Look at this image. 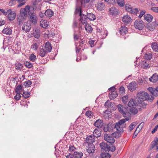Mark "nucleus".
<instances>
[{"mask_svg": "<svg viewBox=\"0 0 158 158\" xmlns=\"http://www.w3.org/2000/svg\"><path fill=\"white\" fill-rule=\"evenodd\" d=\"M129 119L127 118L125 119H123L120 120L118 122L114 124L113 123H109L107 125H104L103 127V130L104 132H112L114 131V129H115L116 130L120 131V132H122L123 130H122L119 129L120 126H121L122 123H124L126 121H128Z\"/></svg>", "mask_w": 158, "mask_h": 158, "instance_id": "1", "label": "nucleus"}, {"mask_svg": "<svg viewBox=\"0 0 158 158\" xmlns=\"http://www.w3.org/2000/svg\"><path fill=\"white\" fill-rule=\"evenodd\" d=\"M137 96L140 101L147 100L148 101L152 102L154 99V98L151 95H149L146 92H139Z\"/></svg>", "mask_w": 158, "mask_h": 158, "instance_id": "2", "label": "nucleus"}, {"mask_svg": "<svg viewBox=\"0 0 158 158\" xmlns=\"http://www.w3.org/2000/svg\"><path fill=\"white\" fill-rule=\"evenodd\" d=\"M27 17L30 23L35 25L37 22L38 18L33 11H29L28 12Z\"/></svg>", "mask_w": 158, "mask_h": 158, "instance_id": "3", "label": "nucleus"}, {"mask_svg": "<svg viewBox=\"0 0 158 158\" xmlns=\"http://www.w3.org/2000/svg\"><path fill=\"white\" fill-rule=\"evenodd\" d=\"M119 111L123 115L124 117H126V115L128 114V107L124 106L122 104H119L117 106Z\"/></svg>", "mask_w": 158, "mask_h": 158, "instance_id": "4", "label": "nucleus"}, {"mask_svg": "<svg viewBox=\"0 0 158 158\" xmlns=\"http://www.w3.org/2000/svg\"><path fill=\"white\" fill-rule=\"evenodd\" d=\"M31 11V7L30 6L27 5L24 8H22L20 10V14L19 16L25 18H26L28 11Z\"/></svg>", "mask_w": 158, "mask_h": 158, "instance_id": "5", "label": "nucleus"}, {"mask_svg": "<svg viewBox=\"0 0 158 158\" xmlns=\"http://www.w3.org/2000/svg\"><path fill=\"white\" fill-rule=\"evenodd\" d=\"M126 127V125L124 123H122L121 125V126H120V128H119V129H121V130H122L123 131L122 132H120V131H118V130L116 131H114L113 133L112 134V136L113 137H114L116 138H118L120 136V133H122L124 131V128H125Z\"/></svg>", "mask_w": 158, "mask_h": 158, "instance_id": "6", "label": "nucleus"}, {"mask_svg": "<svg viewBox=\"0 0 158 158\" xmlns=\"http://www.w3.org/2000/svg\"><path fill=\"white\" fill-rule=\"evenodd\" d=\"M134 25L136 29H137L139 30H142L145 26L144 23L141 20L135 21Z\"/></svg>", "mask_w": 158, "mask_h": 158, "instance_id": "7", "label": "nucleus"}, {"mask_svg": "<svg viewBox=\"0 0 158 158\" xmlns=\"http://www.w3.org/2000/svg\"><path fill=\"white\" fill-rule=\"evenodd\" d=\"M125 9L127 11L133 14H136L138 11L137 8L134 9L133 8L131 5L128 4H126L125 6Z\"/></svg>", "mask_w": 158, "mask_h": 158, "instance_id": "8", "label": "nucleus"}, {"mask_svg": "<svg viewBox=\"0 0 158 158\" xmlns=\"http://www.w3.org/2000/svg\"><path fill=\"white\" fill-rule=\"evenodd\" d=\"M104 139L106 141L110 144L113 143L115 142V139L112 136L107 134L104 135Z\"/></svg>", "mask_w": 158, "mask_h": 158, "instance_id": "9", "label": "nucleus"}, {"mask_svg": "<svg viewBox=\"0 0 158 158\" xmlns=\"http://www.w3.org/2000/svg\"><path fill=\"white\" fill-rule=\"evenodd\" d=\"M86 149L87 152L89 154H92L94 152L95 149L94 144H89L86 146Z\"/></svg>", "mask_w": 158, "mask_h": 158, "instance_id": "10", "label": "nucleus"}, {"mask_svg": "<svg viewBox=\"0 0 158 158\" xmlns=\"http://www.w3.org/2000/svg\"><path fill=\"white\" fill-rule=\"evenodd\" d=\"M137 87V85L135 82H132L127 86L128 89L131 91H134Z\"/></svg>", "mask_w": 158, "mask_h": 158, "instance_id": "11", "label": "nucleus"}, {"mask_svg": "<svg viewBox=\"0 0 158 158\" xmlns=\"http://www.w3.org/2000/svg\"><path fill=\"white\" fill-rule=\"evenodd\" d=\"M7 12H8V17L10 21H13L15 18V13L13 12L11 9H9L7 10Z\"/></svg>", "mask_w": 158, "mask_h": 158, "instance_id": "12", "label": "nucleus"}, {"mask_svg": "<svg viewBox=\"0 0 158 158\" xmlns=\"http://www.w3.org/2000/svg\"><path fill=\"white\" fill-rule=\"evenodd\" d=\"M100 146L101 149V151L106 152L108 151L110 148V146L108 144L104 142H102L100 144Z\"/></svg>", "mask_w": 158, "mask_h": 158, "instance_id": "13", "label": "nucleus"}, {"mask_svg": "<svg viewBox=\"0 0 158 158\" xmlns=\"http://www.w3.org/2000/svg\"><path fill=\"white\" fill-rule=\"evenodd\" d=\"M31 28V25L27 22L24 23L22 28V30L25 31L26 32H29Z\"/></svg>", "mask_w": 158, "mask_h": 158, "instance_id": "14", "label": "nucleus"}, {"mask_svg": "<svg viewBox=\"0 0 158 158\" xmlns=\"http://www.w3.org/2000/svg\"><path fill=\"white\" fill-rule=\"evenodd\" d=\"M103 125V120L101 119H99L95 121L94 123V125L98 128L101 129Z\"/></svg>", "mask_w": 158, "mask_h": 158, "instance_id": "15", "label": "nucleus"}, {"mask_svg": "<svg viewBox=\"0 0 158 158\" xmlns=\"http://www.w3.org/2000/svg\"><path fill=\"white\" fill-rule=\"evenodd\" d=\"M109 12L110 15H116L119 13V11L115 7H112L109 9Z\"/></svg>", "mask_w": 158, "mask_h": 158, "instance_id": "16", "label": "nucleus"}, {"mask_svg": "<svg viewBox=\"0 0 158 158\" xmlns=\"http://www.w3.org/2000/svg\"><path fill=\"white\" fill-rule=\"evenodd\" d=\"M128 105L129 106L128 108L136 107L137 106H138L137 102H136L135 99H131L128 102Z\"/></svg>", "mask_w": 158, "mask_h": 158, "instance_id": "17", "label": "nucleus"}, {"mask_svg": "<svg viewBox=\"0 0 158 158\" xmlns=\"http://www.w3.org/2000/svg\"><path fill=\"white\" fill-rule=\"evenodd\" d=\"M152 149L154 148V150H158V138L156 137L154 141L152 142Z\"/></svg>", "mask_w": 158, "mask_h": 158, "instance_id": "18", "label": "nucleus"}, {"mask_svg": "<svg viewBox=\"0 0 158 158\" xmlns=\"http://www.w3.org/2000/svg\"><path fill=\"white\" fill-rule=\"evenodd\" d=\"M95 142V139L92 135L88 136L85 140V143L89 144H93Z\"/></svg>", "mask_w": 158, "mask_h": 158, "instance_id": "19", "label": "nucleus"}, {"mask_svg": "<svg viewBox=\"0 0 158 158\" xmlns=\"http://www.w3.org/2000/svg\"><path fill=\"white\" fill-rule=\"evenodd\" d=\"M101 129L98 128L95 129L93 133V136L97 138L100 137L101 135Z\"/></svg>", "mask_w": 158, "mask_h": 158, "instance_id": "20", "label": "nucleus"}, {"mask_svg": "<svg viewBox=\"0 0 158 158\" xmlns=\"http://www.w3.org/2000/svg\"><path fill=\"white\" fill-rule=\"evenodd\" d=\"M136 107H133L130 108H128V114H131L133 115H135L138 112V110L136 108Z\"/></svg>", "mask_w": 158, "mask_h": 158, "instance_id": "21", "label": "nucleus"}, {"mask_svg": "<svg viewBox=\"0 0 158 158\" xmlns=\"http://www.w3.org/2000/svg\"><path fill=\"white\" fill-rule=\"evenodd\" d=\"M119 32L121 35H124L127 32V27L124 25L121 26L119 29Z\"/></svg>", "mask_w": 158, "mask_h": 158, "instance_id": "22", "label": "nucleus"}, {"mask_svg": "<svg viewBox=\"0 0 158 158\" xmlns=\"http://www.w3.org/2000/svg\"><path fill=\"white\" fill-rule=\"evenodd\" d=\"M80 21L81 22V23L83 24L86 23H87V16H86V15L84 14H82L80 15Z\"/></svg>", "mask_w": 158, "mask_h": 158, "instance_id": "23", "label": "nucleus"}, {"mask_svg": "<svg viewBox=\"0 0 158 158\" xmlns=\"http://www.w3.org/2000/svg\"><path fill=\"white\" fill-rule=\"evenodd\" d=\"M44 14L47 17L51 18L53 16L54 14V12L52 10L49 9H47L45 11Z\"/></svg>", "mask_w": 158, "mask_h": 158, "instance_id": "24", "label": "nucleus"}, {"mask_svg": "<svg viewBox=\"0 0 158 158\" xmlns=\"http://www.w3.org/2000/svg\"><path fill=\"white\" fill-rule=\"evenodd\" d=\"M48 23L49 22L47 20L42 19L40 21V25L41 27L44 28H46L49 25Z\"/></svg>", "mask_w": 158, "mask_h": 158, "instance_id": "25", "label": "nucleus"}, {"mask_svg": "<svg viewBox=\"0 0 158 158\" xmlns=\"http://www.w3.org/2000/svg\"><path fill=\"white\" fill-rule=\"evenodd\" d=\"M132 19L131 17L128 15H126L123 16L122 18L123 21L126 23H129L131 22Z\"/></svg>", "mask_w": 158, "mask_h": 158, "instance_id": "26", "label": "nucleus"}, {"mask_svg": "<svg viewBox=\"0 0 158 158\" xmlns=\"http://www.w3.org/2000/svg\"><path fill=\"white\" fill-rule=\"evenodd\" d=\"M96 7L98 10L101 11L104 10L105 7L104 3L101 2L97 3Z\"/></svg>", "mask_w": 158, "mask_h": 158, "instance_id": "27", "label": "nucleus"}, {"mask_svg": "<svg viewBox=\"0 0 158 158\" xmlns=\"http://www.w3.org/2000/svg\"><path fill=\"white\" fill-rule=\"evenodd\" d=\"M52 48L51 44L49 42H47L45 44L44 48L48 52H50L51 51Z\"/></svg>", "mask_w": 158, "mask_h": 158, "instance_id": "28", "label": "nucleus"}, {"mask_svg": "<svg viewBox=\"0 0 158 158\" xmlns=\"http://www.w3.org/2000/svg\"><path fill=\"white\" fill-rule=\"evenodd\" d=\"M144 19L148 22H151L153 18L152 16L149 14H146L144 16Z\"/></svg>", "mask_w": 158, "mask_h": 158, "instance_id": "29", "label": "nucleus"}, {"mask_svg": "<svg viewBox=\"0 0 158 158\" xmlns=\"http://www.w3.org/2000/svg\"><path fill=\"white\" fill-rule=\"evenodd\" d=\"M158 80V75L156 73L154 74L149 78V80L155 83Z\"/></svg>", "mask_w": 158, "mask_h": 158, "instance_id": "30", "label": "nucleus"}, {"mask_svg": "<svg viewBox=\"0 0 158 158\" xmlns=\"http://www.w3.org/2000/svg\"><path fill=\"white\" fill-rule=\"evenodd\" d=\"M47 52H48L45 49L42 48H40L39 54L40 56L43 57L46 55Z\"/></svg>", "mask_w": 158, "mask_h": 158, "instance_id": "31", "label": "nucleus"}, {"mask_svg": "<svg viewBox=\"0 0 158 158\" xmlns=\"http://www.w3.org/2000/svg\"><path fill=\"white\" fill-rule=\"evenodd\" d=\"M87 19L90 20H94L96 19V16L93 14L88 13L87 14Z\"/></svg>", "mask_w": 158, "mask_h": 158, "instance_id": "32", "label": "nucleus"}, {"mask_svg": "<svg viewBox=\"0 0 158 158\" xmlns=\"http://www.w3.org/2000/svg\"><path fill=\"white\" fill-rule=\"evenodd\" d=\"M148 89L152 95L155 96L157 95V93L156 92V88L149 87Z\"/></svg>", "mask_w": 158, "mask_h": 158, "instance_id": "33", "label": "nucleus"}, {"mask_svg": "<svg viewBox=\"0 0 158 158\" xmlns=\"http://www.w3.org/2000/svg\"><path fill=\"white\" fill-rule=\"evenodd\" d=\"M151 47L154 51L158 52V43L156 42L152 43L151 44Z\"/></svg>", "mask_w": 158, "mask_h": 158, "instance_id": "34", "label": "nucleus"}, {"mask_svg": "<svg viewBox=\"0 0 158 158\" xmlns=\"http://www.w3.org/2000/svg\"><path fill=\"white\" fill-rule=\"evenodd\" d=\"M2 32L4 34L9 35L11 34L12 31L11 30L10 28H6L3 30Z\"/></svg>", "mask_w": 158, "mask_h": 158, "instance_id": "35", "label": "nucleus"}, {"mask_svg": "<svg viewBox=\"0 0 158 158\" xmlns=\"http://www.w3.org/2000/svg\"><path fill=\"white\" fill-rule=\"evenodd\" d=\"M85 30L88 32L91 33L92 32L93 28L89 25L86 24L85 26Z\"/></svg>", "mask_w": 158, "mask_h": 158, "instance_id": "36", "label": "nucleus"}, {"mask_svg": "<svg viewBox=\"0 0 158 158\" xmlns=\"http://www.w3.org/2000/svg\"><path fill=\"white\" fill-rule=\"evenodd\" d=\"M26 18L19 16L17 19V22L19 25L23 24V22L25 20Z\"/></svg>", "mask_w": 158, "mask_h": 158, "instance_id": "37", "label": "nucleus"}, {"mask_svg": "<svg viewBox=\"0 0 158 158\" xmlns=\"http://www.w3.org/2000/svg\"><path fill=\"white\" fill-rule=\"evenodd\" d=\"M83 153L82 152H74L73 154L74 157L76 158H81L83 156Z\"/></svg>", "mask_w": 158, "mask_h": 158, "instance_id": "38", "label": "nucleus"}, {"mask_svg": "<svg viewBox=\"0 0 158 158\" xmlns=\"http://www.w3.org/2000/svg\"><path fill=\"white\" fill-rule=\"evenodd\" d=\"M15 67L17 70H21L23 69V66L22 64L19 63H16L15 64Z\"/></svg>", "mask_w": 158, "mask_h": 158, "instance_id": "39", "label": "nucleus"}, {"mask_svg": "<svg viewBox=\"0 0 158 158\" xmlns=\"http://www.w3.org/2000/svg\"><path fill=\"white\" fill-rule=\"evenodd\" d=\"M118 94L116 92H111L109 97L111 99H114L118 96Z\"/></svg>", "mask_w": 158, "mask_h": 158, "instance_id": "40", "label": "nucleus"}, {"mask_svg": "<svg viewBox=\"0 0 158 158\" xmlns=\"http://www.w3.org/2000/svg\"><path fill=\"white\" fill-rule=\"evenodd\" d=\"M22 90V86L21 85H19L15 90V92L16 93H20V92Z\"/></svg>", "mask_w": 158, "mask_h": 158, "instance_id": "41", "label": "nucleus"}, {"mask_svg": "<svg viewBox=\"0 0 158 158\" xmlns=\"http://www.w3.org/2000/svg\"><path fill=\"white\" fill-rule=\"evenodd\" d=\"M101 156L102 158H110L111 156L109 153L106 152L102 153Z\"/></svg>", "mask_w": 158, "mask_h": 158, "instance_id": "42", "label": "nucleus"}, {"mask_svg": "<svg viewBox=\"0 0 158 158\" xmlns=\"http://www.w3.org/2000/svg\"><path fill=\"white\" fill-rule=\"evenodd\" d=\"M82 11L81 7L79 6L77 7L76 9L75 14H77L79 13L80 16L82 14Z\"/></svg>", "mask_w": 158, "mask_h": 158, "instance_id": "43", "label": "nucleus"}, {"mask_svg": "<svg viewBox=\"0 0 158 158\" xmlns=\"http://www.w3.org/2000/svg\"><path fill=\"white\" fill-rule=\"evenodd\" d=\"M146 27L148 30L150 31H153L155 28L154 26H152V25L150 23L148 24L146 26Z\"/></svg>", "mask_w": 158, "mask_h": 158, "instance_id": "44", "label": "nucleus"}, {"mask_svg": "<svg viewBox=\"0 0 158 158\" xmlns=\"http://www.w3.org/2000/svg\"><path fill=\"white\" fill-rule=\"evenodd\" d=\"M24 64L26 67L29 69L31 68L33 66L32 64L27 61L25 62Z\"/></svg>", "mask_w": 158, "mask_h": 158, "instance_id": "45", "label": "nucleus"}, {"mask_svg": "<svg viewBox=\"0 0 158 158\" xmlns=\"http://www.w3.org/2000/svg\"><path fill=\"white\" fill-rule=\"evenodd\" d=\"M118 5L122 7L124 6L125 2L124 0H116Z\"/></svg>", "mask_w": 158, "mask_h": 158, "instance_id": "46", "label": "nucleus"}, {"mask_svg": "<svg viewBox=\"0 0 158 158\" xmlns=\"http://www.w3.org/2000/svg\"><path fill=\"white\" fill-rule=\"evenodd\" d=\"M143 67L144 69H147L148 68L150 67V66L148 63L146 61H143L142 62Z\"/></svg>", "mask_w": 158, "mask_h": 158, "instance_id": "47", "label": "nucleus"}, {"mask_svg": "<svg viewBox=\"0 0 158 158\" xmlns=\"http://www.w3.org/2000/svg\"><path fill=\"white\" fill-rule=\"evenodd\" d=\"M138 102H139L138 103V106H139L141 108H144L146 107L147 104L144 102H143L142 101L139 102V101H138Z\"/></svg>", "mask_w": 158, "mask_h": 158, "instance_id": "48", "label": "nucleus"}, {"mask_svg": "<svg viewBox=\"0 0 158 158\" xmlns=\"http://www.w3.org/2000/svg\"><path fill=\"white\" fill-rule=\"evenodd\" d=\"M36 2L37 0H35V1L33 2V6L32 7L30 6L31 11H34L35 9H36L37 6Z\"/></svg>", "mask_w": 158, "mask_h": 158, "instance_id": "49", "label": "nucleus"}, {"mask_svg": "<svg viewBox=\"0 0 158 158\" xmlns=\"http://www.w3.org/2000/svg\"><path fill=\"white\" fill-rule=\"evenodd\" d=\"M32 84V82L30 80H28L24 82L23 85L25 86L29 87Z\"/></svg>", "mask_w": 158, "mask_h": 158, "instance_id": "50", "label": "nucleus"}, {"mask_svg": "<svg viewBox=\"0 0 158 158\" xmlns=\"http://www.w3.org/2000/svg\"><path fill=\"white\" fill-rule=\"evenodd\" d=\"M30 60L33 62L35 61L36 59V56L33 54H31L29 57Z\"/></svg>", "mask_w": 158, "mask_h": 158, "instance_id": "51", "label": "nucleus"}, {"mask_svg": "<svg viewBox=\"0 0 158 158\" xmlns=\"http://www.w3.org/2000/svg\"><path fill=\"white\" fill-rule=\"evenodd\" d=\"M23 96L25 98H28L30 95V92H24L23 94Z\"/></svg>", "mask_w": 158, "mask_h": 158, "instance_id": "52", "label": "nucleus"}, {"mask_svg": "<svg viewBox=\"0 0 158 158\" xmlns=\"http://www.w3.org/2000/svg\"><path fill=\"white\" fill-rule=\"evenodd\" d=\"M135 123H131L129 127V130L130 131H132L133 130V129L135 127Z\"/></svg>", "mask_w": 158, "mask_h": 158, "instance_id": "53", "label": "nucleus"}, {"mask_svg": "<svg viewBox=\"0 0 158 158\" xmlns=\"http://www.w3.org/2000/svg\"><path fill=\"white\" fill-rule=\"evenodd\" d=\"M128 96H126L123 97L122 98V100L123 103L126 104L128 101Z\"/></svg>", "mask_w": 158, "mask_h": 158, "instance_id": "54", "label": "nucleus"}, {"mask_svg": "<svg viewBox=\"0 0 158 158\" xmlns=\"http://www.w3.org/2000/svg\"><path fill=\"white\" fill-rule=\"evenodd\" d=\"M152 55L151 54L148 53V54H146L145 56V58L147 60H150L152 57Z\"/></svg>", "mask_w": 158, "mask_h": 158, "instance_id": "55", "label": "nucleus"}, {"mask_svg": "<svg viewBox=\"0 0 158 158\" xmlns=\"http://www.w3.org/2000/svg\"><path fill=\"white\" fill-rule=\"evenodd\" d=\"M140 130H138V128H136V129L135 130V131L134 133V135H133V138H135L136 137L138 133L139 132Z\"/></svg>", "mask_w": 158, "mask_h": 158, "instance_id": "56", "label": "nucleus"}, {"mask_svg": "<svg viewBox=\"0 0 158 158\" xmlns=\"http://www.w3.org/2000/svg\"><path fill=\"white\" fill-rule=\"evenodd\" d=\"M16 95L15 96L14 98L16 100H19L21 97V93H16Z\"/></svg>", "mask_w": 158, "mask_h": 158, "instance_id": "57", "label": "nucleus"}, {"mask_svg": "<svg viewBox=\"0 0 158 158\" xmlns=\"http://www.w3.org/2000/svg\"><path fill=\"white\" fill-rule=\"evenodd\" d=\"M76 149V148L73 145H70L69 148V151L72 152H73Z\"/></svg>", "mask_w": 158, "mask_h": 158, "instance_id": "58", "label": "nucleus"}, {"mask_svg": "<svg viewBox=\"0 0 158 158\" xmlns=\"http://www.w3.org/2000/svg\"><path fill=\"white\" fill-rule=\"evenodd\" d=\"M17 0H10L9 2V4L10 6H13L16 4Z\"/></svg>", "mask_w": 158, "mask_h": 158, "instance_id": "59", "label": "nucleus"}, {"mask_svg": "<svg viewBox=\"0 0 158 158\" xmlns=\"http://www.w3.org/2000/svg\"><path fill=\"white\" fill-rule=\"evenodd\" d=\"M31 48L33 49L34 50H37L38 48V46L36 43H34L31 46Z\"/></svg>", "mask_w": 158, "mask_h": 158, "instance_id": "60", "label": "nucleus"}, {"mask_svg": "<svg viewBox=\"0 0 158 158\" xmlns=\"http://www.w3.org/2000/svg\"><path fill=\"white\" fill-rule=\"evenodd\" d=\"M92 112L90 110L87 111L85 112V115L88 117L92 116Z\"/></svg>", "mask_w": 158, "mask_h": 158, "instance_id": "61", "label": "nucleus"}, {"mask_svg": "<svg viewBox=\"0 0 158 158\" xmlns=\"http://www.w3.org/2000/svg\"><path fill=\"white\" fill-rule=\"evenodd\" d=\"M150 9L154 12L158 13V7H153Z\"/></svg>", "mask_w": 158, "mask_h": 158, "instance_id": "62", "label": "nucleus"}, {"mask_svg": "<svg viewBox=\"0 0 158 158\" xmlns=\"http://www.w3.org/2000/svg\"><path fill=\"white\" fill-rule=\"evenodd\" d=\"M120 92L122 94H123L125 93V90L124 87L121 86L119 88Z\"/></svg>", "mask_w": 158, "mask_h": 158, "instance_id": "63", "label": "nucleus"}, {"mask_svg": "<svg viewBox=\"0 0 158 158\" xmlns=\"http://www.w3.org/2000/svg\"><path fill=\"white\" fill-rule=\"evenodd\" d=\"M144 124V122H142L139 124L137 128H138V129L139 128V129L140 130L143 127Z\"/></svg>", "mask_w": 158, "mask_h": 158, "instance_id": "64", "label": "nucleus"}]
</instances>
